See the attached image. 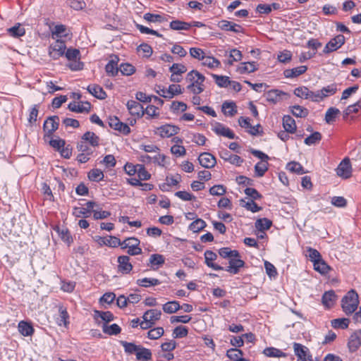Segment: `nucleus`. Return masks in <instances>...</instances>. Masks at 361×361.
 I'll use <instances>...</instances> for the list:
<instances>
[{"label": "nucleus", "mask_w": 361, "mask_h": 361, "mask_svg": "<svg viewBox=\"0 0 361 361\" xmlns=\"http://www.w3.org/2000/svg\"><path fill=\"white\" fill-rule=\"evenodd\" d=\"M358 305V294L354 290H350L348 291L341 300V307L343 311L347 315L353 314L357 310Z\"/></svg>", "instance_id": "nucleus-1"}, {"label": "nucleus", "mask_w": 361, "mask_h": 361, "mask_svg": "<svg viewBox=\"0 0 361 361\" xmlns=\"http://www.w3.org/2000/svg\"><path fill=\"white\" fill-rule=\"evenodd\" d=\"M140 240L136 238H128L121 242V248H128V254L130 255H137L142 253V249L139 247Z\"/></svg>", "instance_id": "nucleus-2"}, {"label": "nucleus", "mask_w": 361, "mask_h": 361, "mask_svg": "<svg viewBox=\"0 0 361 361\" xmlns=\"http://www.w3.org/2000/svg\"><path fill=\"white\" fill-rule=\"evenodd\" d=\"M66 48V44L63 41L56 40L50 45L49 55L53 59L56 60L64 54Z\"/></svg>", "instance_id": "nucleus-3"}, {"label": "nucleus", "mask_w": 361, "mask_h": 361, "mask_svg": "<svg viewBox=\"0 0 361 361\" xmlns=\"http://www.w3.org/2000/svg\"><path fill=\"white\" fill-rule=\"evenodd\" d=\"M179 130L180 128L176 126L166 124L157 128L155 133L163 138L170 137L176 135Z\"/></svg>", "instance_id": "nucleus-4"}, {"label": "nucleus", "mask_w": 361, "mask_h": 361, "mask_svg": "<svg viewBox=\"0 0 361 361\" xmlns=\"http://www.w3.org/2000/svg\"><path fill=\"white\" fill-rule=\"evenodd\" d=\"M345 43V37L343 35H338L331 39L325 46L323 52L330 53L339 49Z\"/></svg>", "instance_id": "nucleus-5"}, {"label": "nucleus", "mask_w": 361, "mask_h": 361, "mask_svg": "<svg viewBox=\"0 0 361 361\" xmlns=\"http://www.w3.org/2000/svg\"><path fill=\"white\" fill-rule=\"evenodd\" d=\"M59 118L57 116L49 117L44 123V131L45 135L50 136L58 129Z\"/></svg>", "instance_id": "nucleus-6"}, {"label": "nucleus", "mask_w": 361, "mask_h": 361, "mask_svg": "<svg viewBox=\"0 0 361 361\" xmlns=\"http://www.w3.org/2000/svg\"><path fill=\"white\" fill-rule=\"evenodd\" d=\"M336 173L343 178H348L352 173V168L350 160L348 158L344 159L336 169Z\"/></svg>", "instance_id": "nucleus-7"}, {"label": "nucleus", "mask_w": 361, "mask_h": 361, "mask_svg": "<svg viewBox=\"0 0 361 361\" xmlns=\"http://www.w3.org/2000/svg\"><path fill=\"white\" fill-rule=\"evenodd\" d=\"M198 161L200 164L206 169L213 168L216 164V158L209 152L201 153Z\"/></svg>", "instance_id": "nucleus-8"}, {"label": "nucleus", "mask_w": 361, "mask_h": 361, "mask_svg": "<svg viewBox=\"0 0 361 361\" xmlns=\"http://www.w3.org/2000/svg\"><path fill=\"white\" fill-rule=\"evenodd\" d=\"M245 262L240 259V257H232L229 259V266L225 269V271L236 274L239 272L240 268L244 267Z\"/></svg>", "instance_id": "nucleus-9"}, {"label": "nucleus", "mask_w": 361, "mask_h": 361, "mask_svg": "<svg viewBox=\"0 0 361 361\" xmlns=\"http://www.w3.org/2000/svg\"><path fill=\"white\" fill-rule=\"evenodd\" d=\"M118 269L122 274H128L133 269V265L130 262V257L128 256H119L118 257Z\"/></svg>", "instance_id": "nucleus-10"}, {"label": "nucleus", "mask_w": 361, "mask_h": 361, "mask_svg": "<svg viewBox=\"0 0 361 361\" xmlns=\"http://www.w3.org/2000/svg\"><path fill=\"white\" fill-rule=\"evenodd\" d=\"M126 105L131 115L142 117L145 114L143 106L139 102L134 100H129Z\"/></svg>", "instance_id": "nucleus-11"}, {"label": "nucleus", "mask_w": 361, "mask_h": 361, "mask_svg": "<svg viewBox=\"0 0 361 361\" xmlns=\"http://www.w3.org/2000/svg\"><path fill=\"white\" fill-rule=\"evenodd\" d=\"M109 124L111 128L123 133L124 135H128L130 132V127L127 124L121 122L116 117L110 118Z\"/></svg>", "instance_id": "nucleus-12"}, {"label": "nucleus", "mask_w": 361, "mask_h": 361, "mask_svg": "<svg viewBox=\"0 0 361 361\" xmlns=\"http://www.w3.org/2000/svg\"><path fill=\"white\" fill-rule=\"evenodd\" d=\"M217 258V255L211 251V250H206L204 252V259H205V264L210 268L213 269L216 271L219 270H224V269L221 267L220 265H218L213 262L216 260Z\"/></svg>", "instance_id": "nucleus-13"}, {"label": "nucleus", "mask_w": 361, "mask_h": 361, "mask_svg": "<svg viewBox=\"0 0 361 361\" xmlns=\"http://www.w3.org/2000/svg\"><path fill=\"white\" fill-rule=\"evenodd\" d=\"M212 130L216 134L226 137L229 139H234L235 137L233 132L221 123H216Z\"/></svg>", "instance_id": "nucleus-14"}, {"label": "nucleus", "mask_w": 361, "mask_h": 361, "mask_svg": "<svg viewBox=\"0 0 361 361\" xmlns=\"http://www.w3.org/2000/svg\"><path fill=\"white\" fill-rule=\"evenodd\" d=\"M218 26L223 30L231 31L239 33L243 31V27L236 23L228 20H221L218 23Z\"/></svg>", "instance_id": "nucleus-15"}, {"label": "nucleus", "mask_w": 361, "mask_h": 361, "mask_svg": "<svg viewBox=\"0 0 361 361\" xmlns=\"http://www.w3.org/2000/svg\"><path fill=\"white\" fill-rule=\"evenodd\" d=\"M361 346V337L357 331L353 333L349 338L348 347L351 353L355 352Z\"/></svg>", "instance_id": "nucleus-16"}, {"label": "nucleus", "mask_w": 361, "mask_h": 361, "mask_svg": "<svg viewBox=\"0 0 361 361\" xmlns=\"http://www.w3.org/2000/svg\"><path fill=\"white\" fill-rule=\"evenodd\" d=\"M91 108L90 103L86 102H81V103H76L75 102H71L68 104V109L70 111L73 112H77V113H83V112H89Z\"/></svg>", "instance_id": "nucleus-17"}, {"label": "nucleus", "mask_w": 361, "mask_h": 361, "mask_svg": "<svg viewBox=\"0 0 361 361\" xmlns=\"http://www.w3.org/2000/svg\"><path fill=\"white\" fill-rule=\"evenodd\" d=\"M336 298L337 297L335 294V292L334 290H329L323 294L322 298V302L326 307L331 308L334 306Z\"/></svg>", "instance_id": "nucleus-18"}, {"label": "nucleus", "mask_w": 361, "mask_h": 361, "mask_svg": "<svg viewBox=\"0 0 361 361\" xmlns=\"http://www.w3.org/2000/svg\"><path fill=\"white\" fill-rule=\"evenodd\" d=\"M293 348L295 355L302 361H307L308 360H310L309 358V356H307V348L300 344L295 343L293 344Z\"/></svg>", "instance_id": "nucleus-19"}, {"label": "nucleus", "mask_w": 361, "mask_h": 361, "mask_svg": "<svg viewBox=\"0 0 361 361\" xmlns=\"http://www.w3.org/2000/svg\"><path fill=\"white\" fill-rule=\"evenodd\" d=\"M87 90L91 94L99 99H104L106 97V94L103 88L98 85H90Z\"/></svg>", "instance_id": "nucleus-20"}, {"label": "nucleus", "mask_w": 361, "mask_h": 361, "mask_svg": "<svg viewBox=\"0 0 361 361\" xmlns=\"http://www.w3.org/2000/svg\"><path fill=\"white\" fill-rule=\"evenodd\" d=\"M283 126L285 131L289 133H293L296 130L295 120L289 115L284 116L283 118Z\"/></svg>", "instance_id": "nucleus-21"}, {"label": "nucleus", "mask_w": 361, "mask_h": 361, "mask_svg": "<svg viewBox=\"0 0 361 361\" xmlns=\"http://www.w3.org/2000/svg\"><path fill=\"white\" fill-rule=\"evenodd\" d=\"M283 95H286V93L279 90H271L267 93L266 98L268 102L276 104L281 99Z\"/></svg>", "instance_id": "nucleus-22"}, {"label": "nucleus", "mask_w": 361, "mask_h": 361, "mask_svg": "<svg viewBox=\"0 0 361 361\" xmlns=\"http://www.w3.org/2000/svg\"><path fill=\"white\" fill-rule=\"evenodd\" d=\"M136 284L144 288H149L161 284V281L155 278H142L136 281Z\"/></svg>", "instance_id": "nucleus-23"}, {"label": "nucleus", "mask_w": 361, "mask_h": 361, "mask_svg": "<svg viewBox=\"0 0 361 361\" xmlns=\"http://www.w3.org/2000/svg\"><path fill=\"white\" fill-rule=\"evenodd\" d=\"M257 70L255 62L241 63L238 67V71L240 74L253 73Z\"/></svg>", "instance_id": "nucleus-24"}, {"label": "nucleus", "mask_w": 361, "mask_h": 361, "mask_svg": "<svg viewBox=\"0 0 361 361\" xmlns=\"http://www.w3.org/2000/svg\"><path fill=\"white\" fill-rule=\"evenodd\" d=\"M186 80L190 82H195L197 84H202L204 81V76L200 73L197 71H192L187 74Z\"/></svg>", "instance_id": "nucleus-25"}, {"label": "nucleus", "mask_w": 361, "mask_h": 361, "mask_svg": "<svg viewBox=\"0 0 361 361\" xmlns=\"http://www.w3.org/2000/svg\"><path fill=\"white\" fill-rule=\"evenodd\" d=\"M307 68L306 66H300L292 69H286L284 71V76L286 78H295L303 74Z\"/></svg>", "instance_id": "nucleus-26"}, {"label": "nucleus", "mask_w": 361, "mask_h": 361, "mask_svg": "<svg viewBox=\"0 0 361 361\" xmlns=\"http://www.w3.org/2000/svg\"><path fill=\"white\" fill-rule=\"evenodd\" d=\"M318 91L322 101L328 96L334 95L337 92V85L333 83Z\"/></svg>", "instance_id": "nucleus-27"}, {"label": "nucleus", "mask_w": 361, "mask_h": 361, "mask_svg": "<svg viewBox=\"0 0 361 361\" xmlns=\"http://www.w3.org/2000/svg\"><path fill=\"white\" fill-rule=\"evenodd\" d=\"M152 352L149 349L145 348L141 345L138 348L136 354V358L138 360L149 361L152 360Z\"/></svg>", "instance_id": "nucleus-28"}, {"label": "nucleus", "mask_w": 361, "mask_h": 361, "mask_svg": "<svg viewBox=\"0 0 361 361\" xmlns=\"http://www.w3.org/2000/svg\"><path fill=\"white\" fill-rule=\"evenodd\" d=\"M82 140L89 142L92 147H97L99 144V137L93 132L87 131L82 137Z\"/></svg>", "instance_id": "nucleus-29"}, {"label": "nucleus", "mask_w": 361, "mask_h": 361, "mask_svg": "<svg viewBox=\"0 0 361 361\" xmlns=\"http://www.w3.org/2000/svg\"><path fill=\"white\" fill-rule=\"evenodd\" d=\"M59 315L56 319V322L59 326H66L68 324L69 315L66 308L63 307H59Z\"/></svg>", "instance_id": "nucleus-30"}, {"label": "nucleus", "mask_w": 361, "mask_h": 361, "mask_svg": "<svg viewBox=\"0 0 361 361\" xmlns=\"http://www.w3.org/2000/svg\"><path fill=\"white\" fill-rule=\"evenodd\" d=\"M161 316V310L157 309H152L146 311L143 314L142 317L147 318L149 321L154 322V324L156 321L160 319Z\"/></svg>", "instance_id": "nucleus-31"}, {"label": "nucleus", "mask_w": 361, "mask_h": 361, "mask_svg": "<svg viewBox=\"0 0 361 361\" xmlns=\"http://www.w3.org/2000/svg\"><path fill=\"white\" fill-rule=\"evenodd\" d=\"M192 27V24L180 20H173L170 23V28L174 30H188Z\"/></svg>", "instance_id": "nucleus-32"}, {"label": "nucleus", "mask_w": 361, "mask_h": 361, "mask_svg": "<svg viewBox=\"0 0 361 361\" xmlns=\"http://www.w3.org/2000/svg\"><path fill=\"white\" fill-rule=\"evenodd\" d=\"M314 269L322 274H327L330 270V267L325 262L322 257L314 264Z\"/></svg>", "instance_id": "nucleus-33"}, {"label": "nucleus", "mask_w": 361, "mask_h": 361, "mask_svg": "<svg viewBox=\"0 0 361 361\" xmlns=\"http://www.w3.org/2000/svg\"><path fill=\"white\" fill-rule=\"evenodd\" d=\"M222 111L225 115L233 116L237 113L236 105L232 102H225L222 104Z\"/></svg>", "instance_id": "nucleus-34"}, {"label": "nucleus", "mask_w": 361, "mask_h": 361, "mask_svg": "<svg viewBox=\"0 0 361 361\" xmlns=\"http://www.w3.org/2000/svg\"><path fill=\"white\" fill-rule=\"evenodd\" d=\"M272 221L267 218L259 219L255 222V228L259 231H264L270 228Z\"/></svg>", "instance_id": "nucleus-35"}, {"label": "nucleus", "mask_w": 361, "mask_h": 361, "mask_svg": "<svg viewBox=\"0 0 361 361\" xmlns=\"http://www.w3.org/2000/svg\"><path fill=\"white\" fill-rule=\"evenodd\" d=\"M180 309V305L178 302L173 300L165 303L163 305V310L168 314H172L177 312Z\"/></svg>", "instance_id": "nucleus-36"}, {"label": "nucleus", "mask_w": 361, "mask_h": 361, "mask_svg": "<svg viewBox=\"0 0 361 361\" xmlns=\"http://www.w3.org/2000/svg\"><path fill=\"white\" fill-rule=\"evenodd\" d=\"M240 205L247 210L251 211L252 212H257L262 209V207L258 206L252 200H247V201L245 200H240Z\"/></svg>", "instance_id": "nucleus-37"}, {"label": "nucleus", "mask_w": 361, "mask_h": 361, "mask_svg": "<svg viewBox=\"0 0 361 361\" xmlns=\"http://www.w3.org/2000/svg\"><path fill=\"white\" fill-rule=\"evenodd\" d=\"M102 330L104 334L109 335H117L121 332V329L116 324L107 325L106 323H104L102 325Z\"/></svg>", "instance_id": "nucleus-38"}, {"label": "nucleus", "mask_w": 361, "mask_h": 361, "mask_svg": "<svg viewBox=\"0 0 361 361\" xmlns=\"http://www.w3.org/2000/svg\"><path fill=\"white\" fill-rule=\"evenodd\" d=\"M19 332L24 336H28L32 334L33 328L28 323L21 321L18 324Z\"/></svg>", "instance_id": "nucleus-39"}, {"label": "nucleus", "mask_w": 361, "mask_h": 361, "mask_svg": "<svg viewBox=\"0 0 361 361\" xmlns=\"http://www.w3.org/2000/svg\"><path fill=\"white\" fill-rule=\"evenodd\" d=\"M286 169L290 171L292 173H295L297 174H303L305 173L304 168L302 166L296 161H290L286 166Z\"/></svg>", "instance_id": "nucleus-40"}, {"label": "nucleus", "mask_w": 361, "mask_h": 361, "mask_svg": "<svg viewBox=\"0 0 361 361\" xmlns=\"http://www.w3.org/2000/svg\"><path fill=\"white\" fill-rule=\"evenodd\" d=\"M121 345L124 348V350L127 354H137L140 345H135L134 343H129L121 341Z\"/></svg>", "instance_id": "nucleus-41"}, {"label": "nucleus", "mask_w": 361, "mask_h": 361, "mask_svg": "<svg viewBox=\"0 0 361 361\" xmlns=\"http://www.w3.org/2000/svg\"><path fill=\"white\" fill-rule=\"evenodd\" d=\"M263 353L267 356L271 357H286V354L280 350L279 349L275 348H267L264 350Z\"/></svg>", "instance_id": "nucleus-42"}, {"label": "nucleus", "mask_w": 361, "mask_h": 361, "mask_svg": "<svg viewBox=\"0 0 361 361\" xmlns=\"http://www.w3.org/2000/svg\"><path fill=\"white\" fill-rule=\"evenodd\" d=\"M104 173L99 169H93L88 173V178L91 181L99 182L104 178Z\"/></svg>", "instance_id": "nucleus-43"}, {"label": "nucleus", "mask_w": 361, "mask_h": 361, "mask_svg": "<svg viewBox=\"0 0 361 361\" xmlns=\"http://www.w3.org/2000/svg\"><path fill=\"white\" fill-rule=\"evenodd\" d=\"M219 255L223 258H228L232 257H240L238 250H231L229 247H222L219 250Z\"/></svg>", "instance_id": "nucleus-44"}, {"label": "nucleus", "mask_w": 361, "mask_h": 361, "mask_svg": "<svg viewBox=\"0 0 361 361\" xmlns=\"http://www.w3.org/2000/svg\"><path fill=\"white\" fill-rule=\"evenodd\" d=\"M8 32L12 37H18L23 36L25 33L24 27H21L20 24L18 23L12 27L8 29Z\"/></svg>", "instance_id": "nucleus-45"}, {"label": "nucleus", "mask_w": 361, "mask_h": 361, "mask_svg": "<svg viewBox=\"0 0 361 361\" xmlns=\"http://www.w3.org/2000/svg\"><path fill=\"white\" fill-rule=\"evenodd\" d=\"M268 170V162L267 161H259L255 166V172L256 176L262 177L264 176L265 172Z\"/></svg>", "instance_id": "nucleus-46"}, {"label": "nucleus", "mask_w": 361, "mask_h": 361, "mask_svg": "<svg viewBox=\"0 0 361 361\" xmlns=\"http://www.w3.org/2000/svg\"><path fill=\"white\" fill-rule=\"evenodd\" d=\"M349 319L346 318L335 319L331 321V326L335 329H347L349 325Z\"/></svg>", "instance_id": "nucleus-47"}, {"label": "nucleus", "mask_w": 361, "mask_h": 361, "mask_svg": "<svg viewBox=\"0 0 361 361\" xmlns=\"http://www.w3.org/2000/svg\"><path fill=\"white\" fill-rule=\"evenodd\" d=\"M206 225V222L204 220L197 219L190 224L189 229L192 232L196 233L202 230Z\"/></svg>", "instance_id": "nucleus-48"}, {"label": "nucleus", "mask_w": 361, "mask_h": 361, "mask_svg": "<svg viewBox=\"0 0 361 361\" xmlns=\"http://www.w3.org/2000/svg\"><path fill=\"white\" fill-rule=\"evenodd\" d=\"M291 112L295 116L300 118H305L308 115V110L299 105L293 106Z\"/></svg>", "instance_id": "nucleus-49"}, {"label": "nucleus", "mask_w": 361, "mask_h": 361, "mask_svg": "<svg viewBox=\"0 0 361 361\" xmlns=\"http://www.w3.org/2000/svg\"><path fill=\"white\" fill-rule=\"evenodd\" d=\"M322 139V135L319 132H314L306 137L304 142L307 145H313L319 142Z\"/></svg>", "instance_id": "nucleus-50"}, {"label": "nucleus", "mask_w": 361, "mask_h": 361, "mask_svg": "<svg viewBox=\"0 0 361 361\" xmlns=\"http://www.w3.org/2000/svg\"><path fill=\"white\" fill-rule=\"evenodd\" d=\"M95 318H101L106 323L109 322L114 319V315L111 312H102L99 310L94 311Z\"/></svg>", "instance_id": "nucleus-51"}, {"label": "nucleus", "mask_w": 361, "mask_h": 361, "mask_svg": "<svg viewBox=\"0 0 361 361\" xmlns=\"http://www.w3.org/2000/svg\"><path fill=\"white\" fill-rule=\"evenodd\" d=\"M340 113L339 109L331 107L326 112L325 115V121L326 123H330L334 121L336 117V116Z\"/></svg>", "instance_id": "nucleus-52"}, {"label": "nucleus", "mask_w": 361, "mask_h": 361, "mask_svg": "<svg viewBox=\"0 0 361 361\" xmlns=\"http://www.w3.org/2000/svg\"><path fill=\"white\" fill-rule=\"evenodd\" d=\"M149 264L153 266H161L164 264V257L159 254H153L149 257Z\"/></svg>", "instance_id": "nucleus-53"}, {"label": "nucleus", "mask_w": 361, "mask_h": 361, "mask_svg": "<svg viewBox=\"0 0 361 361\" xmlns=\"http://www.w3.org/2000/svg\"><path fill=\"white\" fill-rule=\"evenodd\" d=\"M243 55L240 51L233 49L230 51L229 58L230 59L228 61V63L231 66L233 65L234 61H240L242 59Z\"/></svg>", "instance_id": "nucleus-54"}, {"label": "nucleus", "mask_w": 361, "mask_h": 361, "mask_svg": "<svg viewBox=\"0 0 361 361\" xmlns=\"http://www.w3.org/2000/svg\"><path fill=\"white\" fill-rule=\"evenodd\" d=\"M144 19L148 22H164L166 21L167 20L163 17L162 16L157 15V14H153L150 13H147L144 15Z\"/></svg>", "instance_id": "nucleus-55"}, {"label": "nucleus", "mask_w": 361, "mask_h": 361, "mask_svg": "<svg viewBox=\"0 0 361 361\" xmlns=\"http://www.w3.org/2000/svg\"><path fill=\"white\" fill-rule=\"evenodd\" d=\"M164 333V331L162 327H157L150 329L147 333V336L150 339L155 340L159 338L161 336H163Z\"/></svg>", "instance_id": "nucleus-56"}, {"label": "nucleus", "mask_w": 361, "mask_h": 361, "mask_svg": "<svg viewBox=\"0 0 361 361\" xmlns=\"http://www.w3.org/2000/svg\"><path fill=\"white\" fill-rule=\"evenodd\" d=\"M202 61L203 65L209 68L218 67L220 65L219 61L212 56H204Z\"/></svg>", "instance_id": "nucleus-57"}, {"label": "nucleus", "mask_w": 361, "mask_h": 361, "mask_svg": "<svg viewBox=\"0 0 361 361\" xmlns=\"http://www.w3.org/2000/svg\"><path fill=\"white\" fill-rule=\"evenodd\" d=\"M119 71L124 75H131L135 73V68L130 63H122L120 65Z\"/></svg>", "instance_id": "nucleus-58"}, {"label": "nucleus", "mask_w": 361, "mask_h": 361, "mask_svg": "<svg viewBox=\"0 0 361 361\" xmlns=\"http://www.w3.org/2000/svg\"><path fill=\"white\" fill-rule=\"evenodd\" d=\"M157 153V154L152 157V162L160 166H166L168 162L167 157L164 154L159 153V152Z\"/></svg>", "instance_id": "nucleus-59"}, {"label": "nucleus", "mask_w": 361, "mask_h": 361, "mask_svg": "<svg viewBox=\"0 0 361 361\" xmlns=\"http://www.w3.org/2000/svg\"><path fill=\"white\" fill-rule=\"evenodd\" d=\"M66 31V27L63 25H57L54 27L52 30V37H66L67 35L65 33Z\"/></svg>", "instance_id": "nucleus-60"}, {"label": "nucleus", "mask_w": 361, "mask_h": 361, "mask_svg": "<svg viewBox=\"0 0 361 361\" xmlns=\"http://www.w3.org/2000/svg\"><path fill=\"white\" fill-rule=\"evenodd\" d=\"M226 355L231 360L235 361L243 355V352L237 348H231L227 350Z\"/></svg>", "instance_id": "nucleus-61"}, {"label": "nucleus", "mask_w": 361, "mask_h": 361, "mask_svg": "<svg viewBox=\"0 0 361 361\" xmlns=\"http://www.w3.org/2000/svg\"><path fill=\"white\" fill-rule=\"evenodd\" d=\"M169 71L171 73L181 75L187 71V68L181 63H173L169 68Z\"/></svg>", "instance_id": "nucleus-62"}, {"label": "nucleus", "mask_w": 361, "mask_h": 361, "mask_svg": "<svg viewBox=\"0 0 361 361\" xmlns=\"http://www.w3.org/2000/svg\"><path fill=\"white\" fill-rule=\"evenodd\" d=\"M213 78L215 79L216 83L221 87H227L231 82L229 78L227 76L213 75Z\"/></svg>", "instance_id": "nucleus-63"}, {"label": "nucleus", "mask_w": 361, "mask_h": 361, "mask_svg": "<svg viewBox=\"0 0 361 361\" xmlns=\"http://www.w3.org/2000/svg\"><path fill=\"white\" fill-rule=\"evenodd\" d=\"M137 173L140 180H147L150 178V174L147 171L145 168L142 164H137Z\"/></svg>", "instance_id": "nucleus-64"}]
</instances>
